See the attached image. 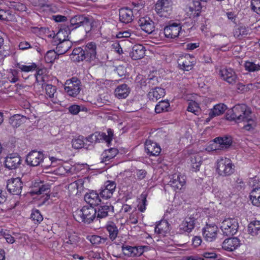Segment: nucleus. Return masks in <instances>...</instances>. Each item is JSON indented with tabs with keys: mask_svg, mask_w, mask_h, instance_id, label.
Returning a JSON list of instances; mask_svg holds the SVG:
<instances>
[{
	"mask_svg": "<svg viewBox=\"0 0 260 260\" xmlns=\"http://www.w3.org/2000/svg\"><path fill=\"white\" fill-rule=\"evenodd\" d=\"M251 111L245 104H237L232 108L228 110L226 117L228 120L235 121L237 122H246L247 124L243 126V128L249 131L254 129L256 122L251 117Z\"/></svg>",
	"mask_w": 260,
	"mask_h": 260,
	"instance_id": "1",
	"label": "nucleus"
},
{
	"mask_svg": "<svg viewBox=\"0 0 260 260\" xmlns=\"http://www.w3.org/2000/svg\"><path fill=\"white\" fill-rule=\"evenodd\" d=\"M93 19L90 16H85L84 15H77L72 17L70 19V25L67 27L68 30L76 29L80 26L84 27V30L86 36L90 34V31L93 27Z\"/></svg>",
	"mask_w": 260,
	"mask_h": 260,
	"instance_id": "2",
	"label": "nucleus"
},
{
	"mask_svg": "<svg viewBox=\"0 0 260 260\" xmlns=\"http://www.w3.org/2000/svg\"><path fill=\"white\" fill-rule=\"evenodd\" d=\"M96 208L86 205L76 210L73 213V216L79 222L90 224L96 218Z\"/></svg>",
	"mask_w": 260,
	"mask_h": 260,
	"instance_id": "3",
	"label": "nucleus"
},
{
	"mask_svg": "<svg viewBox=\"0 0 260 260\" xmlns=\"http://www.w3.org/2000/svg\"><path fill=\"white\" fill-rule=\"evenodd\" d=\"M56 37L58 39L59 43L57 44L56 51L58 55H62L66 53L72 47V43L69 40L67 30L60 29L56 34Z\"/></svg>",
	"mask_w": 260,
	"mask_h": 260,
	"instance_id": "4",
	"label": "nucleus"
},
{
	"mask_svg": "<svg viewBox=\"0 0 260 260\" xmlns=\"http://www.w3.org/2000/svg\"><path fill=\"white\" fill-rule=\"evenodd\" d=\"M216 170L220 176H228L234 173L235 167L230 159L221 157L217 160Z\"/></svg>",
	"mask_w": 260,
	"mask_h": 260,
	"instance_id": "5",
	"label": "nucleus"
},
{
	"mask_svg": "<svg viewBox=\"0 0 260 260\" xmlns=\"http://www.w3.org/2000/svg\"><path fill=\"white\" fill-rule=\"evenodd\" d=\"M64 89L67 94L72 97H75L80 92L81 82L76 77L67 80L64 84Z\"/></svg>",
	"mask_w": 260,
	"mask_h": 260,
	"instance_id": "6",
	"label": "nucleus"
},
{
	"mask_svg": "<svg viewBox=\"0 0 260 260\" xmlns=\"http://www.w3.org/2000/svg\"><path fill=\"white\" fill-rule=\"evenodd\" d=\"M239 227L238 220L236 218H228L221 223V229L224 235L232 236L237 232Z\"/></svg>",
	"mask_w": 260,
	"mask_h": 260,
	"instance_id": "7",
	"label": "nucleus"
},
{
	"mask_svg": "<svg viewBox=\"0 0 260 260\" xmlns=\"http://www.w3.org/2000/svg\"><path fill=\"white\" fill-rule=\"evenodd\" d=\"M172 0H158L155 10L160 17H168L172 11Z\"/></svg>",
	"mask_w": 260,
	"mask_h": 260,
	"instance_id": "8",
	"label": "nucleus"
},
{
	"mask_svg": "<svg viewBox=\"0 0 260 260\" xmlns=\"http://www.w3.org/2000/svg\"><path fill=\"white\" fill-rule=\"evenodd\" d=\"M198 214H193L186 217L179 225V231L182 232L190 233L198 223Z\"/></svg>",
	"mask_w": 260,
	"mask_h": 260,
	"instance_id": "9",
	"label": "nucleus"
},
{
	"mask_svg": "<svg viewBox=\"0 0 260 260\" xmlns=\"http://www.w3.org/2000/svg\"><path fill=\"white\" fill-rule=\"evenodd\" d=\"M44 159V154L42 152L32 150L27 155L25 161L28 165L35 167L39 166Z\"/></svg>",
	"mask_w": 260,
	"mask_h": 260,
	"instance_id": "10",
	"label": "nucleus"
},
{
	"mask_svg": "<svg viewBox=\"0 0 260 260\" xmlns=\"http://www.w3.org/2000/svg\"><path fill=\"white\" fill-rule=\"evenodd\" d=\"M178 63L180 69L189 71L191 70L195 64L194 58L189 54H185L184 56L180 57L178 60Z\"/></svg>",
	"mask_w": 260,
	"mask_h": 260,
	"instance_id": "11",
	"label": "nucleus"
},
{
	"mask_svg": "<svg viewBox=\"0 0 260 260\" xmlns=\"http://www.w3.org/2000/svg\"><path fill=\"white\" fill-rule=\"evenodd\" d=\"M219 74L222 79L230 84L236 83L237 76L235 72L232 68H224L219 71Z\"/></svg>",
	"mask_w": 260,
	"mask_h": 260,
	"instance_id": "12",
	"label": "nucleus"
},
{
	"mask_svg": "<svg viewBox=\"0 0 260 260\" xmlns=\"http://www.w3.org/2000/svg\"><path fill=\"white\" fill-rule=\"evenodd\" d=\"M218 231V228L215 224H207L203 230V235L206 241L212 242L216 238Z\"/></svg>",
	"mask_w": 260,
	"mask_h": 260,
	"instance_id": "13",
	"label": "nucleus"
},
{
	"mask_svg": "<svg viewBox=\"0 0 260 260\" xmlns=\"http://www.w3.org/2000/svg\"><path fill=\"white\" fill-rule=\"evenodd\" d=\"M86 57V61L91 62L96 58V45L94 42H89L82 47Z\"/></svg>",
	"mask_w": 260,
	"mask_h": 260,
	"instance_id": "14",
	"label": "nucleus"
},
{
	"mask_svg": "<svg viewBox=\"0 0 260 260\" xmlns=\"http://www.w3.org/2000/svg\"><path fill=\"white\" fill-rule=\"evenodd\" d=\"M181 29L179 23L173 22L164 28V33L167 38L174 39L178 37Z\"/></svg>",
	"mask_w": 260,
	"mask_h": 260,
	"instance_id": "15",
	"label": "nucleus"
},
{
	"mask_svg": "<svg viewBox=\"0 0 260 260\" xmlns=\"http://www.w3.org/2000/svg\"><path fill=\"white\" fill-rule=\"evenodd\" d=\"M38 187L37 189H33L30 191V193L32 196L34 194H41L43 193H45V196H43L44 199L43 200L42 203L40 205H43L45 204V203L49 199L50 195L48 194L47 192L48 190L50 189V185L48 184H42L40 185L39 183H35L34 188Z\"/></svg>",
	"mask_w": 260,
	"mask_h": 260,
	"instance_id": "16",
	"label": "nucleus"
},
{
	"mask_svg": "<svg viewBox=\"0 0 260 260\" xmlns=\"http://www.w3.org/2000/svg\"><path fill=\"white\" fill-rule=\"evenodd\" d=\"M21 158L17 153L9 154L6 158L4 165L6 168L13 170L16 169L21 163Z\"/></svg>",
	"mask_w": 260,
	"mask_h": 260,
	"instance_id": "17",
	"label": "nucleus"
},
{
	"mask_svg": "<svg viewBox=\"0 0 260 260\" xmlns=\"http://www.w3.org/2000/svg\"><path fill=\"white\" fill-rule=\"evenodd\" d=\"M116 187V183L113 181L108 180L105 182L104 188H102L100 193L101 197L108 199L111 198Z\"/></svg>",
	"mask_w": 260,
	"mask_h": 260,
	"instance_id": "18",
	"label": "nucleus"
},
{
	"mask_svg": "<svg viewBox=\"0 0 260 260\" xmlns=\"http://www.w3.org/2000/svg\"><path fill=\"white\" fill-rule=\"evenodd\" d=\"M96 218L101 219L108 216H112L114 213V207L111 204L101 205L96 209Z\"/></svg>",
	"mask_w": 260,
	"mask_h": 260,
	"instance_id": "19",
	"label": "nucleus"
},
{
	"mask_svg": "<svg viewBox=\"0 0 260 260\" xmlns=\"http://www.w3.org/2000/svg\"><path fill=\"white\" fill-rule=\"evenodd\" d=\"M23 186L21 180H8L7 188L11 193L16 195L20 194Z\"/></svg>",
	"mask_w": 260,
	"mask_h": 260,
	"instance_id": "20",
	"label": "nucleus"
},
{
	"mask_svg": "<svg viewBox=\"0 0 260 260\" xmlns=\"http://www.w3.org/2000/svg\"><path fill=\"white\" fill-rule=\"evenodd\" d=\"M138 24L142 30L148 34H151L154 30V23L149 17L141 18L138 21Z\"/></svg>",
	"mask_w": 260,
	"mask_h": 260,
	"instance_id": "21",
	"label": "nucleus"
},
{
	"mask_svg": "<svg viewBox=\"0 0 260 260\" xmlns=\"http://www.w3.org/2000/svg\"><path fill=\"white\" fill-rule=\"evenodd\" d=\"M145 150L150 156H158L161 151V148L156 143L151 140H147L145 144Z\"/></svg>",
	"mask_w": 260,
	"mask_h": 260,
	"instance_id": "22",
	"label": "nucleus"
},
{
	"mask_svg": "<svg viewBox=\"0 0 260 260\" xmlns=\"http://www.w3.org/2000/svg\"><path fill=\"white\" fill-rule=\"evenodd\" d=\"M119 21L123 23H129L132 21L134 18L133 12L128 8H122L119 11Z\"/></svg>",
	"mask_w": 260,
	"mask_h": 260,
	"instance_id": "23",
	"label": "nucleus"
},
{
	"mask_svg": "<svg viewBox=\"0 0 260 260\" xmlns=\"http://www.w3.org/2000/svg\"><path fill=\"white\" fill-rule=\"evenodd\" d=\"M145 51V48L142 45L136 44L133 46L129 55L133 60L140 59L144 56Z\"/></svg>",
	"mask_w": 260,
	"mask_h": 260,
	"instance_id": "24",
	"label": "nucleus"
},
{
	"mask_svg": "<svg viewBox=\"0 0 260 260\" xmlns=\"http://www.w3.org/2000/svg\"><path fill=\"white\" fill-rule=\"evenodd\" d=\"M240 240L236 237L225 239L222 242V248L227 251H232L240 246Z\"/></svg>",
	"mask_w": 260,
	"mask_h": 260,
	"instance_id": "25",
	"label": "nucleus"
},
{
	"mask_svg": "<svg viewBox=\"0 0 260 260\" xmlns=\"http://www.w3.org/2000/svg\"><path fill=\"white\" fill-rule=\"evenodd\" d=\"M226 109V106L223 104H219L215 105L212 109L210 110L209 117L206 118V121L208 122L213 117L222 114Z\"/></svg>",
	"mask_w": 260,
	"mask_h": 260,
	"instance_id": "26",
	"label": "nucleus"
},
{
	"mask_svg": "<svg viewBox=\"0 0 260 260\" xmlns=\"http://www.w3.org/2000/svg\"><path fill=\"white\" fill-rule=\"evenodd\" d=\"M79 241L80 238L77 234L68 233L63 239V245L65 247H75L78 245Z\"/></svg>",
	"mask_w": 260,
	"mask_h": 260,
	"instance_id": "27",
	"label": "nucleus"
},
{
	"mask_svg": "<svg viewBox=\"0 0 260 260\" xmlns=\"http://www.w3.org/2000/svg\"><path fill=\"white\" fill-rule=\"evenodd\" d=\"M131 88L126 84L118 85L114 90L115 95L119 99H125L129 94Z\"/></svg>",
	"mask_w": 260,
	"mask_h": 260,
	"instance_id": "28",
	"label": "nucleus"
},
{
	"mask_svg": "<svg viewBox=\"0 0 260 260\" xmlns=\"http://www.w3.org/2000/svg\"><path fill=\"white\" fill-rule=\"evenodd\" d=\"M71 60L74 62H79L86 60V57L82 47H77L73 49L70 55Z\"/></svg>",
	"mask_w": 260,
	"mask_h": 260,
	"instance_id": "29",
	"label": "nucleus"
},
{
	"mask_svg": "<svg viewBox=\"0 0 260 260\" xmlns=\"http://www.w3.org/2000/svg\"><path fill=\"white\" fill-rule=\"evenodd\" d=\"M84 200L90 205L89 206H96L101 202L99 193L93 190L87 193L84 196Z\"/></svg>",
	"mask_w": 260,
	"mask_h": 260,
	"instance_id": "30",
	"label": "nucleus"
},
{
	"mask_svg": "<svg viewBox=\"0 0 260 260\" xmlns=\"http://www.w3.org/2000/svg\"><path fill=\"white\" fill-rule=\"evenodd\" d=\"M165 94V90L159 87L152 88L148 93V98L153 102H156Z\"/></svg>",
	"mask_w": 260,
	"mask_h": 260,
	"instance_id": "31",
	"label": "nucleus"
},
{
	"mask_svg": "<svg viewBox=\"0 0 260 260\" xmlns=\"http://www.w3.org/2000/svg\"><path fill=\"white\" fill-rule=\"evenodd\" d=\"M169 224L167 220L160 221L155 227V233L159 236H165L170 231Z\"/></svg>",
	"mask_w": 260,
	"mask_h": 260,
	"instance_id": "32",
	"label": "nucleus"
},
{
	"mask_svg": "<svg viewBox=\"0 0 260 260\" xmlns=\"http://www.w3.org/2000/svg\"><path fill=\"white\" fill-rule=\"evenodd\" d=\"M214 142L219 144L221 149H226L232 145V138L231 136H224L223 137H217L214 139Z\"/></svg>",
	"mask_w": 260,
	"mask_h": 260,
	"instance_id": "33",
	"label": "nucleus"
},
{
	"mask_svg": "<svg viewBox=\"0 0 260 260\" xmlns=\"http://www.w3.org/2000/svg\"><path fill=\"white\" fill-rule=\"evenodd\" d=\"M249 199L253 206L260 207V187L254 188L251 190Z\"/></svg>",
	"mask_w": 260,
	"mask_h": 260,
	"instance_id": "34",
	"label": "nucleus"
},
{
	"mask_svg": "<svg viewBox=\"0 0 260 260\" xmlns=\"http://www.w3.org/2000/svg\"><path fill=\"white\" fill-rule=\"evenodd\" d=\"M106 229L108 232L109 239L113 241L118 236L119 233L118 228L114 222H110L106 225Z\"/></svg>",
	"mask_w": 260,
	"mask_h": 260,
	"instance_id": "35",
	"label": "nucleus"
},
{
	"mask_svg": "<svg viewBox=\"0 0 260 260\" xmlns=\"http://www.w3.org/2000/svg\"><path fill=\"white\" fill-rule=\"evenodd\" d=\"M247 231L248 233L252 236L257 235L260 233V221H251L248 225Z\"/></svg>",
	"mask_w": 260,
	"mask_h": 260,
	"instance_id": "36",
	"label": "nucleus"
},
{
	"mask_svg": "<svg viewBox=\"0 0 260 260\" xmlns=\"http://www.w3.org/2000/svg\"><path fill=\"white\" fill-rule=\"evenodd\" d=\"M26 119V117L25 116L19 114H16L10 118L9 123L12 126L17 127L23 123Z\"/></svg>",
	"mask_w": 260,
	"mask_h": 260,
	"instance_id": "37",
	"label": "nucleus"
},
{
	"mask_svg": "<svg viewBox=\"0 0 260 260\" xmlns=\"http://www.w3.org/2000/svg\"><path fill=\"white\" fill-rule=\"evenodd\" d=\"M107 133L108 135H106V133L103 132H96L99 142L102 140H104L107 142L108 144H110L111 143L113 136V131L111 129L109 128L107 130Z\"/></svg>",
	"mask_w": 260,
	"mask_h": 260,
	"instance_id": "38",
	"label": "nucleus"
},
{
	"mask_svg": "<svg viewBox=\"0 0 260 260\" xmlns=\"http://www.w3.org/2000/svg\"><path fill=\"white\" fill-rule=\"evenodd\" d=\"M118 153L117 149L112 148L108 150H105L103 154V161L106 162L114 158Z\"/></svg>",
	"mask_w": 260,
	"mask_h": 260,
	"instance_id": "39",
	"label": "nucleus"
},
{
	"mask_svg": "<svg viewBox=\"0 0 260 260\" xmlns=\"http://www.w3.org/2000/svg\"><path fill=\"white\" fill-rule=\"evenodd\" d=\"M72 147L76 149L82 148L86 146L84 142V138L82 136H79L72 141Z\"/></svg>",
	"mask_w": 260,
	"mask_h": 260,
	"instance_id": "40",
	"label": "nucleus"
},
{
	"mask_svg": "<svg viewBox=\"0 0 260 260\" xmlns=\"http://www.w3.org/2000/svg\"><path fill=\"white\" fill-rule=\"evenodd\" d=\"M87 239L90 241L91 243L93 245H99L101 244H105L108 240L107 237H102L98 235H92L88 236Z\"/></svg>",
	"mask_w": 260,
	"mask_h": 260,
	"instance_id": "41",
	"label": "nucleus"
},
{
	"mask_svg": "<svg viewBox=\"0 0 260 260\" xmlns=\"http://www.w3.org/2000/svg\"><path fill=\"white\" fill-rule=\"evenodd\" d=\"M170 103L168 101H161L155 106V111L156 113L168 111Z\"/></svg>",
	"mask_w": 260,
	"mask_h": 260,
	"instance_id": "42",
	"label": "nucleus"
},
{
	"mask_svg": "<svg viewBox=\"0 0 260 260\" xmlns=\"http://www.w3.org/2000/svg\"><path fill=\"white\" fill-rule=\"evenodd\" d=\"M14 19V15L10 10H0V19L5 21H12Z\"/></svg>",
	"mask_w": 260,
	"mask_h": 260,
	"instance_id": "43",
	"label": "nucleus"
},
{
	"mask_svg": "<svg viewBox=\"0 0 260 260\" xmlns=\"http://www.w3.org/2000/svg\"><path fill=\"white\" fill-rule=\"evenodd\" d=\"M191 165L193 171L199 170L201 165V158L199 155L191 156L190 158Z\"/></svg>",
	"mask_w": 260,
	"mask_h": 260,
	"instance_id": "44",
	"label": "nucleus"
},
{
	"mask_svg": "<svg viewBox=\"0 0 260 260\" xmlns=\"http://www.w3.org/2000/svg\"><path fill=\"white\" fill-rule=\"evenodd\" d=\"M245 70L253 72L260 70V65L256 64L254 62L246 61L244 63Z\"/></svg>",
	"mask_w": 260,
	"mask_h": 260,
	"instance_id": "45",
	"label": "nucleus"
},
{
	"mask_svg": "<svg viewBox=\"0 0 260 260\" xmlns=\"http://www.w3.org/2000/svg\"><path fill=\"white\" fill-rule=\"evenodd\" d=\"M185 183V180H170L168 185L176 190V189H181Z\"/></svg>",
	"mask_w": 260,
	"mask_h": 260,
	"instance_id": "46",
	"label": "nucleus"
},
{
	"mask_svg": "<svg viewBox=\"0 0 260 260\" xmlns=\"http://www.w3.org/2000/svg\"><path fill=\"white\" fill-rule=\"evenodd\" d=\"M30 218L35 223H39L43 219V216L38 209L32 210Z\"/></svg>",
	"mask_w": 260,
	"mask_h": 260,
	"instance_id": "47",
	"label": "nucleus"
},
{
	"mask_svg": "<svg viewBox=\"0 0 260 260\" xmlns=\"http://www.w3.org/2000/svg\"><path fill=\"white\" fill-rule=\"evenodd\" d=\"M56 51L49 50L47 52L45 55V60L47 63H52L58 56Z\"/></svg>",
	"mask_w": 260,
	"mask_h": 260,
	"instance_id": "48",
	"label": "nucleus"
},
{
	"mask_svg": "<svg viewBox=\"0 0 260 260\" xmlns=\"http://www.w3.org/2000/svg\"><path fill=\"white\" fill-rule=\"evenodd\" d=\"M248 29L245 26H240L235 29L234 31V36L236 38L240 39V37L248 34Z\"/></svg>",
	"mask_w": 260,
	"mask_h": 260,
	"instance_id": "49",
	"label": "nucleus"
},
{
	"mask_svg": "<svg viewBox=\"0 0 260 260\" xmlns=\"http://www.w3.org/2000/svg\"><path fill=\"white\" fill-rule=\"evenodd\" d=\"M87 141L89 142L91 144H89L86 147V149H92L93 148V143L99 142L98 138L96 135V132L88 136L86 138Z\"/></svg>",
	"mask_w": 260,
	"mask_h": 260,
	"instance_id": "50",
	"label": "nucleus"
},
{
	"mask_svg": "<svg viewBox=\"0 0 260 260\" xmlns=\"http://www.w3.org/2000/svg\"><path fill=\"white\" fill-rule=\"evenodd\" d=\"M16 67L20 69L22 72H28L35 70L37 68V66L34 63L29 66L22 65L20 63H17L16 64Z\"/></svg>",
	"mask_w": 260,
	"mask_h": 260,
	"instance_id": "51",
	"label": "nucleus"
},
{
	"mask_svg": "<svg viewBox=\"0 0 260 260\" xmlns=\"http://www.w3.org/2000/svg\"><path fill=\"white\" fill-rule=\"evenodd\" d=\"M9 6L10 8L19 11H25L26 10V6L19 2H11Z\"/></svg>",
	"mask_w": 260,
	"mask_h": 260,
	"instance_id": "52",
	"label": "nucleus"
},
{
	"mask_svg": "<svg viewBox=\"0 0 260 260\" xmlns=\"http://www.w3.org/2000/svg\"><path fill=\"white\" fill-rule=\"evenodd\" d=\"M201 4L199 0L192 1L189 4L190 11L191 12H197V15H198L199 13L201 11Z\"/></svg>",
	"mask_w": 260,
	"mask_h": 260,
	"instance_id": "53",
	"label": "nucleus"
},
{
	"mask_svg": "<svg viewBox=\"0 0 260 260\" xmlns=\"http://www.w3.org/2000/svg\"><path fill=\"white\" fill-rule=\"evenodd\" d=\"M46 94L50 98L54 97V93L56 92V88L55 86L51 84H47L45 86Z\"/></svg>",
	"mask_w": 260,
	"mask_h": 260,
	"instance_id": "54",
	"label": "nucleus"
},
{
	"mask_svg": "<svg viewBox=\"0 0 260 260\" xmlns=\"http://www.w3.org/2000/svg\"><path fill=\"white\" fill-rule=\"evenodd\" d=\"M141 202L139 203V204L138 206V209L141 212H144L146 209V198H147V194L146 193H143L141 195Z\"/></svg>",
	"mask_w": 260,
	"mask_h": 260,
	"instance_id": "55",
	"label": "nucleus"
},
{
	"mask_svg": "<svg viewBox=\"0 0 260 260\" xmlns=\"http://www.w3.org/2000/svg\"><path fill=\"white\" fill-rule=\"evenodd\" d=\"M3 86L4 88L2 90L3 92L5 93L9 94L11 92H15L17 90V89H16V85H9V83L7 81H6V84L4 85Z\"/></svg>",
	"mask_w": 260,
	"mask_h": 260,
	"instance_id": "56",
	"label": "nucleus"
},
{
	"mask_svg": "<svg viewBox=\"0 0 260 260\" xmlns=\"http://www.w3.org/2000/svg\"><path fill=\"white\" fill-rule=\"evenodd\" d=\"M1 235L4 237L7 242L9 243L12 244L15 242L14 237H13L6 230H2L0 232Z\"/></svg>",
	"mask_w": 260,
	"mask_h": 260,
	"instance_id": "57",
	"label": "nucleus"
},
{
	"mask_svg": "<svg viewBox=\"0 0 260 260\" xmlns=\"http://www.w3.org/2000/svg\"><path fill=\"white\" fill-rule=\"evenodd\" d=\"M199 109L198 104L195 102H191L189 103L187 110L197 115Z\"/></svg>",
	"mask_w": 260,
	"mask_h": 260,
	"instance_id": "58",
	"label": "nucleus"
},
{
	"mask_svg": "<svg viewBox=\"0 0 260 260\" xmlns=\"http://www.w3.org/2000/svg\"><path fill=\"white\" fill-rule=\"evenodd\" d=\"M132 248H134V246H131L127 245H123L122 246V250L123 253L125 255L133 257L132 254L133 253V249Z\"/></svg>",
	"mask_w": 260,
	"mask_h": 260,
	"instance_id": "59",
	"label": "nucleus"
},
{
	"mask_svg": "<svg viewBox=\"0 0 260 260\" xmlns=\"http://www.w3.org/2000/svg\"><path fill=\"white\" fill-rule=\"evenodd\" d=\"M252 10L258 14H260V0H251Z\"/></svg>",
	"mask_w": 260,
	"mask_h": 260,
	"instance_id": "60",
	"label": "nucleus"
},
{
	"mask_svg": "<svg viewBox=\"0 0 260 260\" xmlns=\"http://www.w3.org/2000/svg\"><path fill=\"white\" fill-rule=\"evenodd\" d=\"M133 253L132 254L133 256H139L141 255L144 252L143 247L142 246H134Z\"/></svg>",
	"mask_w": 260,
	"mask_h": 260,
	"instance_id": "61",
	"label": "nucleus"
},
{
	"mask_svg": "<svg viewBox=\"0 0 260 260\" xmlns=\"http://www.w3.org/2000/svg\"><path fill=\"white\" fill-rule=\"evenodd\" d=\"M69 112L73 115L77 114L81 110L80 106L77 105H73L68 108Z\"/></svg>",
	"mask_w": 260,
	"mask_h": 260,
	"instance_id": "62",
	"label": "nucleus"
},
{
	"mask_svg": "<svg viewBox=\"0 0 260 260\" xmlns=\"http://www.w3.org/2000/svg\"><path fill=\"white\" fill-rule=\"evenodd\" d=\"M9 81L12 83L16 82L19 78L18 77V72L15 70H13L11 71V75L9 77Z\"/></svg>",
	"mask_w": 260,
	"mask_h": 260,
	"instance_id": "63",
	"label": "nucleus"
},
{
	"mask_svg": "<svg viewBox=\"0 0 260 260\" xmlns=\"http://www.w3.org/2000/svg\"><path fill=\"white\" fill-rule=\"evenodd\" d=\"M19 48L21 50H26L31 48V46L29 43L26 41L21 42L19 44Z\"/></svg>",
	"mask_w": 260,
	"mask_h": 260,
	"instance_id": "64",
	"label": "nucleus"
}]
</instances>
